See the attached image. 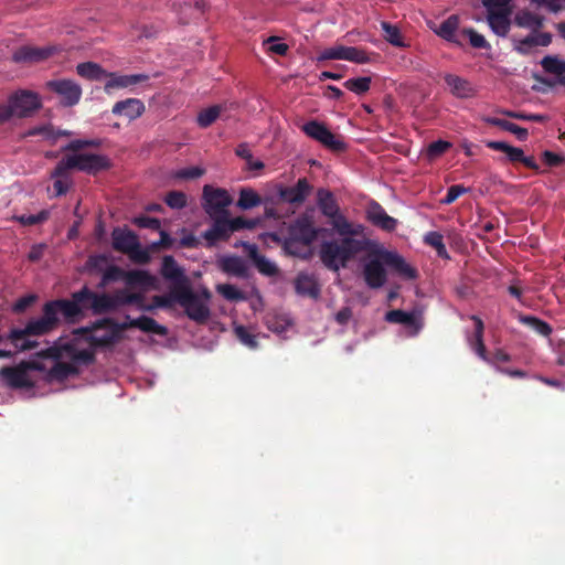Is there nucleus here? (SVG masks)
<instances>
[{"label": "nucleus", "mask_w": 565, "mask_h": 565, "mask_svg": "<svg viewBox=\"0 0 565 565\" xmlns=\"http://www.w3.org/2000/svg\"><path fill=\"white\" fill-rule=\"evenodd\" d=\"M514 22L518 26L529 29L531 31H539L544 22V18L530 10H520L515 17Z\"/></svg>", "instance_id": "c756f323"}, {"label": "nucleus", "mask_w": 565, "mask_h": 565, "mask_svg": "<svg viewBox=\"0 0 565 565\" xmlns=\"http://www.w3.org/2000/svg\"><path fill=\"white\" fill-rule=\"evenodd\" d=\"M46 87L61 97V104L64 106L76 105L82 96L81 86L71 79H54L46 83Z\"/></svg>", "instance_id": "ddd939ff"}, {"label": "nucleus", "mask_w": 565, "mask_h": 565, "mask_svg": "<svg viewBox=\"0 0 565 565\" xmlns=\"http://www.w3.org/2000/svg\"><path fill=\"white\" fill-rule=\"evenodd\" d=\"M126 270L121 269L118 266H109L104 275H103V284H107L109 281H115L118 279L125 280Z\"/></svg>", "instance_id": "5fc2aeb1"}, {"label": "nucleus", "mask_w": 565, "mask_h": 565, "mask_svg": "<svg viewBox=\"0 0 565 565\" xmlns=\"http://www.w3.org/2000/svg\"><path fill=\"white\" fill-rule=\"evenodd\" d=\"M264 46L271 54L286 55L289 46L277 36H270L264 41Z\"/></svg>", "instance_id": "49530a36"}, {"label": "nucleus", "mask_w": 565, "mask_h": 565, "mask_svg": "<svg viewBox=\"0 0 565 565\" xmlns=\"http://www.w3.org/2000/svg\"><path fill=\"white\" fill-rule=\"evenodd\" d=\"M35 300V297L30 295V296H25V297H22L20 298L13 306V309L17 311V312H21L23 310H25L29 306H31L33 303V301Z\"/></svg>", "instance_id": "338daca9"}, {"label": "nucleus", "mask_w": 565, "mask_h": 565, "mask_svg": "<svg viewBox=\"0 0 565 565\" xmlns=\"http://www.w3.org/2000/svg\"><path fill=\"white\" fill-rule=\"evenodd\" d=\"M135 224L142 228H151L153 231H160L161 223L158 218L149 216H140L135 218Z\"/></svg>", "instance_id": "13d9d810"}, {"label": "nucleus", "mask_w": 565, "mask_h": 565, "mask_svg": "<svg viewBox=\"0 0 565 565\" xmlns=\"http://www.w3.org/2000/svg\"><path fill=\"white\" fill-rule=\"evenodd\" d=\"M211 217L214 220V223L211 228L204 233V237L211 242L228 237L232 233L228 213Z\"/></svg>", "instance_id": "a878e982"}, {"label": "nucleus", "mask_w": 565, "mask_h": 565, "mask_svg": "<svg viewBox=\"0 0 565 565\" xmlns=\"http://www.w3.org/2000/svg\"><path fill=\"white\" fill-rule=\"evenodd\" d=\"M424 242L429 246L434 247L437 255L443 258H449L446 246L443 242V235L438 232H428L424 236Z\"/></svg>", "instance_id": "ea45409f"}, {"label": "nucleus", "mask_w": 565, "mask_h": 565, "mask_svg": "<svg viewBox=\"0 0 565 565\" xmlns=\"http://www.w3.org/2000/svg\"><path fill=\"white\" fill-rule=\"evenodd\" d=\"M260 204L259 195L252 189H242L237 201V206L242 210H248Z\"/></svg>", "instance_id": "58836bf2"}, {"label": "nucleus", "mask_w": 565, "mask_h": 565, "mask_svg": "<svg viewBox=\"0 0 565 565\" xmlns=\"http://www.w3.org/2000/svg\"><path fill=\"white\" fill-rule=\"evenodd\" d=\"M320 213L327 221L321 232H332L340 236L338 239L323 242L320 245V259L330 269L337 271L347 266L356 254L364 250L369 241L360 238L364 226L352 223L340 212L339 205L329 191L320 189Z\"/></svg>", "instance_id": "f257e3e1"}, {"label": "nucleus", "mask_w": 565, "mask_h": 565, "mask_svg": "<svg viewBox=\"0 0 565 565\" xmlns=\"http://www.w3.org/2000/svg\"><path fill=\"white\" fill-rule=\"evenodd\" d=\"M541 64L546 72L552 74L562 75L565 73V62L556 57L546 56L542 60Z\"/></svg>", "instance_id": "de8ad7c7"}, {"label": "nucleus", "mask_w": 565, "mask_h": 565, "mask_svg": "<svg viewBox=\"0 0 565 565\" xmlns=\"http://www.w3.org/2000/svg\"><path fill=\"white\" fill-rule=\"evenodd\" d=\"M512 0H482L487 9V22L494 34L505 36L510 31Z\"/></svg>", "instance_id": "1a4fd4ad"}, {"label": "nucleus", "mask_w": 565, "mask_h": 565, "mask_svg": "<svg viewBox=\"0 0 565 565\" xmlns=\"http://www.w3.org/2000/svg\"><path fill=\"white\" fill-rule=\"evenodd\" d=\"M235 334L238 340L245 345L254 349L257 347V341L255 335H253L245 327L238 326L235 328Z\"/></svg>", "instance_id": "864d4df0"}, {"label": "nucleus", "mask_w": 565, "mask_h": 565, "mask_svg": "<svg viewBox=\"0 0 565 565\" xmlns=\"http://www.w3.org/2000/svg\"><path fill=\"white\" fill-rule=\"evenodd\" d=\"M146 110L145 104L138 98H127L125 100L117 102L113 106V114L116 116H124L129 120L137 119Z\"/></svg>", "instance_id": "4be33fe9"}, {"label": "nucleus", "mask_w": 565, "mask_h": 565, "mask_svg": "<svg viewBox=\"0 0 565 565\" xmlns=\"http://www.w3.org/2000/svg\"><path fill=\"white\" fill-rule=\"evenodd\" d=\"M370 84H371L370 77H358V78L348 79L344 83V86L349 90L360 95L370 89Z\"/></svg>", "instance_id": "a18cd8bd"}, {"label": "nucleus", "mask_w": 565, "mask_h": 565, "mask_svg": "<svg viewBox=\"0 0 565 565\" xmlns=\"http://www.w3.org/2000/svg\"><path fill=\"white\" fill-rule=\"evenodd\" d=\"M472 320L476 324V332L475 338L470 341L471 348L475 350V352L486 362H490L486 354V348L482 342V333H483V322L478 317H472ZM510 360L509 354L505 352L498 350L493 354V359L491 360L492 363L497 362H508Z\"/></svg>", "instance_id": "6ab92c4d"}, {"label": "nucleus", "mask_w": 565, "mask_h": 565, "mask_svg": "<svg viewBox=\"0 0 565 565\" xmlns=\"http://www.w3.org/2000/svg\"><path fill=\"white\" fill-rule=\"evenodd\" d=\"M130 327L158 335H166L168 332L166 327L159 324L154 319L146 316L130 320Z\"/></svg>", "instance_id": "473e14b6"}, {"label": "nucleus", "mask_w": 565, "mask_h": 565, "mask_svg": "<svg viewBox=\"0 0 565 565\" xmlns=\"http://www.w3.org/2000/svg\"><path fill=\"white\" fill-rule=\"evenodd\" d=\"M320 60H344L364 64L369 62V56L364 51L356 47L335 45L320 52Z\"/></svg>", "instance_id": "dca6fc26"}, {"label": "nucleus", "mask_w": 565, "mask_h": 565, "mask_svg": "<svg viewBox=\"0 0 565 565\" xmlns=\"http://www.w3.org/2000/svg\"><path fill=\"white\" fill-rule=\"evenodd\" d=\"M313 186L309 184L306 178H301L295 185L278 188V196L280 201L299 206L311 194Z\"/></svg>", "instance_id": "4468645a"}, {"label": "nucleus", "mask_w": 565, "mask_h": 565, "mask_svg": "<svg viewBox=\"0 0 565 565\" xmlns=\"http://www.w3.org/2000/svg\"><path fill=\"white\" fill-rule=\"evenodd\" d=\"M0 375L8 385L17 388L30 387L34 384L32 370L29 366L20 365L17 367H3Z\"/></svg>", "instance_id": "f3484780"}, {"label": "nucleus", "mask_w": 565, "mask_h": 565, "mask_svg": "<svg viewBox=\"0 0 565 565\" xmlns=\"http://www.w3.org/2000/svg\"><path fill=\"white\" fill-rule=\"evenodd\" d=\"M177 289L171 287L169 295L163 296H153L151 299V303L141 306L142 310L151 311L156 308H172L177 302Z\"/></svg>", "instance_id": "c9c22d12"}, {"label": "nucleus", "mask_w": 565, "mask_h": 565, "mask_svg": "<svg viewBox=\"0 0 565 565\" xmlns=\"http://www.w3.org/2000/svg\"><path fill=\"white\" fill-rule=\"evenodd\" d=\"M50 217V212L47 210H42L38 214H30V215H17L13 216L15 221L21 223L24 226H31L35 224H40L45 222Z\"/></svg>", "instance_id": "c03bdc74"}, {"label": "nucleus", "mask_w": 565, "mask_h": 565, "mask_svg": "<svg viewBox=\"0 0 565 565\" xmlns=\"http://www.w3.org/2000/svg\"><path fill=\"white\" fill-rule=\"evenodd\" d=\"M315 211L308 210L288 231L284 249L289 255L307 259L312 255V243L318 231L315 225Z\"/></svg>", "instance_id": "39448f33"}, {"label": "nucleus", "mask_w": 565, "mask_h": 565, "mask_svg": "<svg viewBox=\"0 0 565 565\" xmlns=\"http://www.w3.org/2000/svg\"><path fill=\"white\" fill-rule=\"evenodd\" d=\"M385 266L408 279L415 277V270L398 254L377 247L362 263L363 277L370 288L379 289L384 286L387 279Z\"/></svg>", "instance_id": "20e7f679"}, {"label": "nucleus", "mask_w": 565, "mask_h": 565, "mask_svg": "<svg viewBox=\"0 0 565 565\" xmlns=\"http://www.w3.org/2000/svg\"><path fill=\"white\" fill-rule=\"evenodd\" d=\"M177 302L184 309L186 316L198 322L204 323L210 318L211 292L206 288L194 291L191 284L175 294Z\"/></svg>", "instance_id": "0eeeda50"}, {"label": "nucleus", "mask_w": 565, "mask_h": 565, "mask_svg": "<svg viewBox=\"0 0 565 565\" xmlns=\"http://www.w3.org/2000/svg\"><path fill=\"white\" fill-rule=\"evenodd\" d=\"M255 224H256V221H247V220H244L243 217L230 218V225H231L232 233L236 232L238 230H242V228H253L255 226Z\"/></svg>", "instance_id": "e2e57ef3"}, {"label": "nucleus", "mask_w": 565, "mask_h": 565, "mask_svg": "<svg viewBox=\"0 0 565 565\" xmlns=\"http://www.w3.org/2000/svg\"><path fill=\"white\" fill-rule=\"evenodd\" d=\"M320 145L334 153L345 151L347 142L344 137L330 131L324 125L320 124Z\"/></svg>", "instance_id": "bb28decb"}, {"label": "nucleus", "mask_w": 565, "mask_h": 565, "mask_svg": "<svg viewBox=\"0 0 565 565\" xmlns=\"http://www.w3.org/2000/svg\"><path fill=\"white\" fill-rule=\"evenodd\" d=\"M118 339V331L113 328L98 327L89 338L76 333L71 338H60L45 351L54 363L47 372L49 382H61L78 373L82 364H88L94 358V345H108Z\"/></svg>", "instance_id": "f03ea898"}, {"label": "nucleus", "mask_w": 565, "mask_h": 565, "mask_svg": "<svg viewBox=\"0 0 565 565\" xmlns=\"http://www.w3.org/2000/svg\"><path fill=\"white\" fill-rule=\"evenodd\" d=\"M449 92L457 98H471L476 95L475 86L468 81L454 74L445 75Z\"/></svg>", "instance_id": "b1692460"}, {"label": "nucleus", "mask_w": 565, "mask_h": 565, "mask_svg": "<svg viewBox=\"0 0 565 565\" xmlns=\"http://www.w3.org/2000/svg\"><path fill=\"white\" fill-rule=\"evenodd\" d=\"M467 189L462 185H451L448 189L447 195L443 199L441 203L451 204L455 202L461 194L466 193Z\"/></svg>", "instance_id": "bf43d9fd"}, {"label": "nucleus", "mask_w": 565, "mask_h": 565, "mask_svg": "<svg viewBox=\"0 0 565 565\" xmlns=\"http://www.w3.org/2000/svg\"><path fill=\"white\" fill-rule=\"evenodd\" d=\"M514 47L522 54H527L533 47L547 46L552 36L546 32L532 31V33L523 39H514Z\"/></svg>", "instance_id": "5701e85b"}, {"label": "nucleus", "mask_w": 565, "mask_h": 565, "mask_svg": "<svg viewBox=\"0 0 565 565\" xmlns=\"http://www.w3.org/2000/svg\"><path fill=\"white\" fill-rule=\"evenodd\" d=\"M366 217L372 224L384 231H393L397 225V220L390 216L375 201L369 203L366 207Z\"/></svg>", "instance_id": "aec40b11"}, {"label": "nucleus", "mask_w": 565, "mask_h": 565, "mask_svg": "<svg viewBox=\"0 0 565 565\" xmlns=\"http://www.w3.org/2000/svg\"><path fill=\"white\" fill-rule=\"evenodd\" d=\"M222 107L218 105L212 106L207 109L202 110L198 115V124L205 128L213 124L220 116Z\"/></svg>", "instance_id": "79ce46f5"}, {"label": "nucleus", "mask_w": 565, "mask_h": 565, "mask_svg": "<svg viewBox=\"0 0 565 565\" xmlns=\"http://www.w3.org/2000/svg\"><path fill=\"white\" fill-rule=\"evenodd\" d=\"M386 320L388 322L403 324L407 337L416 335L423 328V316L418 310L412 312L392 310L386 313Z\"/></svg>", "instance_id": "2eb2a0df"}, {"label": "nucleus", "mask_w": 565, "mask_h": 565, "mask_svg": "<svg viewBox=\"0 0 565 565\" xmlns=\"http://www.w3.org/2000/svg\"><path fill=\"white\" fill-rule=\"evenodd\" d=\"M223 270L227 274L244 277L246 275L245 263L238 257H228L223 260Z\"/></svg>", "instance_id": "a19ab883"}, {"label": "nucleus", "mask_w": 565, "mask_h": 565, "mask_svg": "<svg viewBox=\"0 0 565 565\" xmlns=\"http://www.w3.org/2000/svg\"><path fill=\"white\" fill-rule=\"evenodd\" d=\"M203 196L205 200L204 209L210 216L228 213L226 207L232 203V199L225 190L205 185Z\"/></svg>", "instance_id": "f8f14e48"}, {"label": "nucleus", "mask_w": 565, "mask_h": 565, "mask_svg": "<svg viewBox=\"0 0 565 565\" xmlns=\"http://www.w3.org/2000/svg\"><path fill=\"white\" fill-rule=\"evenodd\" d=\"M249 257L254 260L258 270L267 276H273L278 273V268L274 262L262 256L257 253L255 245L249 246Z\"/></svg>", "instance_id": "72a5a7b5"}, {"label": "nucleus", "mask_w": 565, "mask_h": 565, "mask_svg": "<svg viewBox=\"0 0 565 565\" xmlns=\"http://www.w3.org/2000/svg\"><path fill=\"white\" fill-rule=\"evenodd\" d=\"M160 239L158 242H154L151 244L152 249H158L160 247L168 248L172 245L173 239L170 237V235L160 228Z\"/></svg>", "instance_id": "69168bd1"}, {"label": "nucleus", "mask_w": 565, "mask_h": 565, "mask_svg": "<svg viewBox=\"0 0 565 565\" xmlns=\"http://www.w3.org/2000/svg\"><path fill=\"white\" fill-rule=\"evenodd\" d=\"M109 162L106 157L87 152H75L65 156L55 167L52 177H63L67 170H78L95 174L106 168Z\"/></svg>", "instance_id": "6e6552de"}, {"label": "nucleus", "mask_w": 565, "mask_h": 565, "mask_svg": "<svg viewBox=\"0 0 565 565\" xmlns=\"http://www.w3.org/2000/svg\"><path fill=\"white\" fill-rule=\"evenodd\" d=\"M296 291L300 296L316 299L318 297V282L315 275L299 274L296 279Z\"/></svg>", "instance_id": "7c9ffc66"}, {"label": "nucleus", "mask_w": 565, "mask_h": 565, "mask_svg": "<svg viewBox=\"0 0 565 565\" xmlns=\"http://www.w3.org/2000/svg\"><path fill=\"white\" fill-rule=\"evenodd\" d=\"M54 49L52 46L35 47L22 46L13 54V61L18 63H36L46 60Z\"/></svg>", "instance_id": "412c9836"}, {"label": "nucleus", "mask_w": 565, "mask_h": 565, "mask_svg": "<svg viewBox=\"0 0 565 565\" xmlns=\"http://www.w3.org/2000/svg\"><path fill=\"white\" fill-rule=\"evenodd\" d=\"M532 2L537 6L545 7L553 13L565 10V0H532Z\"/></svg>", "instance_id": "6e6d98bb"}, {"label": "nucleus", "mask_w": 565, "mask_h": 565, "mask_svg": "<svg viewBox=\"0 0 565 565\" xmlns=\"http://www.w3.org/2000/svg\"><path fill=\"white\" fill-rule=\"evenodd\" d=\"M204 170L200 167H189L184 169H180L175 172V178L178 179H196L202 177Z\"/></svg>", "instance_id": "4d7b16f0"}, {"label": "nucleus", "mask_w": 565, "mask_h": 565, "mask_svg": "<svg viewBox=\"0 0 565 565\" xmlns=\"http://www.w3.org/2000/svg\"><path fill=\"white\" fill-rule=\"evenodd\" d=\"M166 203L171 209H182L186 204V195L180 191H171L166 196Z\"/></svg>", "instance_id": "603ef678"}, {"label": "nucleus", "mask_w": 565, "mask_h": 565, "mask_svg": "<svg viewBox=\"0 0 565 565\" xmlns=\"http://www.w3.org/2000/svg\"><path fill=\"white\" fill-rule=\"evenodd\" d=\"M483 121L487 124L498 126L502 128L503 130L510 131L514 134L519 140H525L527 138V130L525 128H522L513 122H510L504 119L495 118V117H483Z\"/></svg>", "instance_id": "f704fd0d"}, {"label": "nucleus", "mask_w": 565, "mask_h": 565, "mask_svg": "<svg viewBox=\"0 0 565 565\" xmlns=\"http://www.w3.org/2000/svg\"><path fill=\"white\" fill-rule=\"evenodd\" d=\"M77 316L78 308L75 302L67 299L49 301L43 306L41 316L30 319L22 329L12 330L10 340L20 351L31 350L36 342L29 340V337L45 335L58 328L62 318L73 320Z\"/></svg>", "instance_id": "7ed1b4c3"}, {"label": "nucleus", "mask_w": 565, "mask_h": 565, "mask_svg": "<svg viewBox=\"0 0 565 565\" xmlns=\"http://www.w3.org/2000/svg\"><path fill=\"white\" fill-rule=\"evenodd\" d=\"M450 147V143L444 140H438L429 145L428 147V156L430 158H436L444 153L448 148Z\"/></svg>", "instance_id": "052dcab7"}, {"label": "nucleus", "mask_w": 565, "mask_h": 565, "mask_svg": "<svg viewBox=\"0 0 565 565\" xmlns=\"http://www.w3.org/2000/svg\"><path fill=\"white\" fill-rule=\"evenodd\" d=\"M109 79L105 84V92L110 94L115 88H126L149 79L147 74L118 75L116 73L108 74Z\"/></svg>", "instance_id": "393cba45"}, {"label": "nucleus", "mask_w": 565, "mask_h": 565, "mask_svg": "<svg viewBox=\"0 0 565 565\" xmlns=\"http://www.w3.org/2000/svg\"><path fill=\"white\" fill-rule=\"evenodd\" d=\"M458 26V20L456 17H449L446 21H444L438 30V34L448 40L452 41L455 36V32Z\"/></svg>", "instance_id": "09e8293b"}, {"label": "nucleus", "mask_w": 565, "mask_h": 565, "mask_svg": "<svg viewBox=\"0 0 565 565\" xmlns=\"http://www.w3.org/2000/svg\"><path fill=\"white\" fill-rule=\"evenodd\" d=\"M216 291L228 301H243L248 299L244 291L230 284H218Z\"/></svg>", "instance_id": "4c0bfd02"}, {"label": "nucleus", "mask_w": 565, "mask_h": 565, "mask_svg": "<svg viewBox=\"0 0 565 565\" xmlns=\"http://www.w3.org/2000/svg\"><path fill=\"white\" fill-rule=\"evenodd\" d=\"M267 328L278 334H281L291 327L292 321L287 313L273 311L265 318Z\"/></svg>", "instance_id": "2f4dec72"}, {"label": "nucleus", "mask_w": 565, "mask_h": 565, "mask_svg": "<svg viewBox=\"0 0 565 565\" xmlns=\"http://www.w3.org/2000/svg\"><path fill=\"white\" fill-rule=\"evenodd\" d=\"M116 300H117V302L122 303V305L136 303L139 306L140 309H141V306H143L142 305V296L140 294H136V292H127L125 290L118 291L116 294Z\"/></svg>", "instance_id": "3c124183"}, {"label": "nucleus", "mask_w": 565, "mask_h": 565, "mask_svg": "<svg viewBox=\"0 0 565 565\" xmlns=\"http://www.w3.org/2000/svg\"><path fill=\"white\" fill-rule=\"evenodd\" d=\"M46 248V245L44 244H38V245H34L29 255H28V258L31 260V262H38L39 259L42 258L43 254H44V250Z\"/></svg>", "instance_id": "774afa93"}, {"label": "nucleus", "mask_w": 565, "mask_h": 565, "mask_svg": "<svg viewBox=\"0 0 565 565\" xmlns=\"http://www.w3.org/2000/svg\"><path fill=\"white\" fill-rule=\"evenodd\" d=\"M301 130L309 137H311L315 140H318V121L311 120L308 122H305L302 125H299Z\"/></svg>", "instance_id": "0e129e2a"}, {"label": "nucleus", "mask_w": 565, "mask_h": 565, "mask_svg": "<svg viewBox=\"0 0 565 565\" xmlns=\"http://www.w3.org/2000/svg\"><path fill=\"white\" fill-rule=\"evenodd\" d=\"M462 35L467 36L469 39L470 44L476 49L490 47L484 36L476 32L473 29H465L462 31Z\"/></svg>", "instance_id": "8fccbe9b"}, {"label": "nucleus", "mask_w": 565, "mask_h": 565, "mask_svg": "<svg viewBox=\"0 0 565 565\" xmlns=\"http://www.w3.org/2000/svg\"><path fill=\"white\" fill-rule=\"evenodd\" d=\"M124 281L129 287H140L146 290L153 286L154 278L146 270L132 269L126 270Z\"/></svg>", "instance_id": "c85d7f7f"}, {"label": "nucleus", "mask_w": 565, "mask_h": 565, "mask_svg": "<svg viewBox=\"0 0 565 565\" xmlns=\"http://www.w3.org/2000/svg\"><path fill=\"white\" fill-rule=\"evenodd\" d=\"M161 274L164 279L171 281L172 288H175L177 292L191 284L184 270L177 264L172 256L163 257Z\"/></svg>", "instance_id": "a211bd4d"}, {"label": "nucleus", "mask_w": 565, "mask_h": 565, "mask_svg": "<svg viewBox=\"0 0 565 565\" xmlns=\"http://www.w3.org/2000/svg\"><path fill=\"white\" fill-rule=\"evenodd\" d=\"M41 107L42 99L38 93L19 89L8 97L7 104L0 105V122H4L12 117H29Z\"/></svg>", "instance_id": "423d86ee"}, {"label": "nucleus", "mask_w": 565, "mask_h": 565, "mask_svg": "<svg viewBox=\"0 0 565 565\" xmlns=\"http://www.w3.org/2000/svg\"><path fill=\"white\" fill-rule=\"evenodd\" d=\"M78 308V315L83 309H93L95 312H104L113 309L116 305L115 299L106 294H96L84 287L82 290L73 294V299Z\"/></svg>", "instance_id": "9b49d317"}, {"label": "nucleus", "mask_w": 565, "mask_h": 565, "mask_svg": "<svg viewBox=\"0 0 565 565\" xmlns=\"http://www.w3.org/2000/svg\"><path fill=\"white\" fill-rule=\"evenodd\" d=\"M381 28L384 32V39L395 46H404V43L401 38L399 30L396 25H393L388 22H382Z\"/></svg>", "instance_id": "37998d69"}, {"label": "nucleus", "mask_w": 565, "mask_h": 565, "mask_svg": "<svg viewBox=\"0 0 565 565\" xmlns=\"http://www.w3.org/2000/svg\"><path fill=\"white\" fill-rule=\"evenodd\" d=\"M76 72L79 76L87 79H100L106 72L97 64L93 62L81 63L76 66Z\"/></svg>", "instance_id": "e433bc0d"}, {"label": "nucleus", "mask_w": 565, "mask_h": 565, "mask_svg": "<svg viewBox=\"0 0 565 565\" xmlns=\"http://www.w3.org/2000/svg\"><path fill=\"white\" fill-rule=\"evenodd\" d=\"M113 247L126 255L137 264H147L150 260L149 250L142 248L137 235L127 230L115 228L111 233Z\"/></svg>", "instance_id": "9d476101"}, {"label": "nucleus", "mask_w": 565, "mask_h": 565, "mask_svg": "<svg viewBox=\"0 0 565 565\" xmlns=\"http://www.w3.org/2000/svg\"><path fill=\"white\" fill-rule=\"evenodd\" d=\"M98 143L95 140H73L67 146H65L63 149L67 151H73V153L78 152L79 149L85 147H92L97 146Z\"/></svg>", "instance_id": "680f3d73"}, {"label": "nucleus", "mask_w": 565, "mask_h": 565, "mask_svg": "<svg viewBox=\"0 0 565 565\" xmlns=\"http://www.w3.org/2000/svg\"><path fill=\"white\" fill-rule=\"evenodd\" d=\"M71 131L68 130H56L51 124L39 125L33 128H30L24 136H40L43 140L50 141L54 143L62 136H70Z\"/></svg>", "instance_id": "cd10ccee"}]
</instances>
